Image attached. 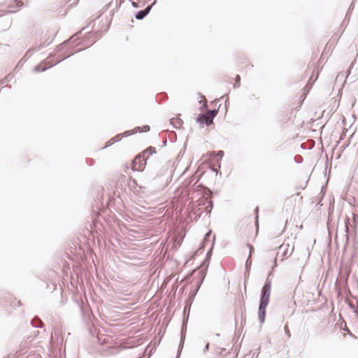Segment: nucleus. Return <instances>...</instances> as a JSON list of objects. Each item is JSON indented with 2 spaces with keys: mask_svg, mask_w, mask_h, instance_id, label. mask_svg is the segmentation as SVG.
Wrapping results in <instances>:
<instances>
[{
  "mask_svg": "<svg viewBox=\"0 0 358 358\" xmlns=\"http://www.w3.org/2000/svg\"><path fill=\"white\" fill-rule=\"evenodd\" d=\"M217 114V110H209L203 115H201L197 118V122L201 125L208 126L213 123L214 117Z\"/></svg>",
  "mask_w": 358,
  "mask_h": 358,
  "instance_id": "1",
  "label": "nucleus"
},
{
  "mask_svg": "<svg viewBox=\"0 0 358 358\" xmlns=\"http://www.w3.org/2000/svg\"><path fill=\"white\" fill-rule=\"evenodd\" d=\"M271 289V286L270 282H266L262 287L260 306H267L270 299Z\"/></svg>",
  "mask_w": 358,
  "mask_h": 358,
  "instance_id": "2",
  "label": "nucleus"
},
{
  "mask_svg": "<svg viewBox=\"0 0 358 358\" xmlns=\"http://www.w3.org/2000/svg\"><path fill=\"white\" fill-rule=\"evenodd\" d=\"M146 165V158L139 154L132 162V169L134 171H142Z\"/></svg>",
  "mask_w": 358,
  "mask_h": 358,
  "instance_id": "3",
  "label": "nucleus"
},
{
  "mask_svg": "<svg viewBox=\"0 0 358 358\" xmlns=\"http://www.w3.org/2000/svg\"><path fill=\"white\" fill-rule=\"evenodd\" d=\"M279 249L280 251H282V254L280 255V259L282 261L287 259L292 255L294 250V245L293 243L291 245L289 243H282L279 247Z\"/></svg>",
  "mask_w": 358,
  "mask_h": 358,
  "instance_id": "4",
  "label": "nucleus"
},
{
  "mask_svg": "<svg viewBox=\"0 0 358 358\" xmlns=\"http://www.w3.org/2000/svg\"><path fill=\"white\" fill-rule=\"evenodd\" d=\"M57 62H50L44 61V62L40 63L38 66H36L34 69V71L36 72L43 71L45 70L50 68L51 66H54Z\"/></svg>",
  "mask_w": 358,
  "mask_h": 358,
  "instance_id": "5",
  "label": "nucleus"
},
{
  "mask_svg": "<svg viewBox=\"0 0 358 358\" xmlns=\"http://www.w3.org/2000/svg\"><path fill=\"white\" fill-rule=\"evenodd\" d=\"M24 3L22 0H13L8 6L9 11L11 13L15 12L17 8L22 7Z\"/></svg>",
  "mask_w": 358,
  "mask_h": 358,
  "instance_id": "6",
  "label": "nucleus"
},
{
  "mask_svg": "<svg viewBox=\"0 0 358 358\" xmlns=\"http://www.w3.org/2000/svg\"><path fill=\"white\" fill-rule=\"evenodd\" d=\"M149 130H150V127L148 125H145L143 127H137L133 130H130V131H127L124 132L123 135L127 136L134 134V133H136V132H147Z\"/></svg>",
  "mask_w": 358,
  "mask_h": 358,
  "instance_id": "7",
  "label": "nucleus"
},
{
  "mask_svg": "<svg viewBox=\"0 0 358 358\" xmlns=\"http://www.w3.org/2000/svg\"><path fill=\"white\" fill-rule=\"evenodd\" d=\"M238 66L240 67V70L243 71L246 70L248 68L253 66V65L250 62V61L245 58L239 59Z\"/></svg>",
  "mask_w": 358,
  "mask_h": 358,
  "instance_id": "8",
  "label": "nucleus"
},
{
  "mask_svg": "<svg viewBox=\"0 0 358 358\" xmlns=\"http://www.w3.org/2000/svg\"><path fill=\"white\" fill-rule=\"evenodd\" d=\"M266 306H260L259 307V319L261 323H263L265 320L266 317Z\"/></svg>",
  "mask_w": 358,
  "mask_h": 358,
  "instance_id": "9",
  "label": "nucleus"
},
{
  "mask_svg": "<svg viewBox=\"0 0 358 358\" xmlns=\"http://www.w3.org/2000/svg\"><path fill=\"white\" fill-rule=\"evenodd\" d=\"M151 8V6H148L144 10H140L137 13L136 17L138 20L143 19L148 13L150 12Z\"/></svg>",
  "mask_w": 358,
  "mask_h": 358,
  "instance_id": "10",
  "label": "nucleus"
},
{
  "mask_svg": "<svg viewBox=\"0 0 358 358\" xmlns=\"http://www.w3.org/2000/svg\"><path fill=\"white\" fill-rule=\"evenodd\" d=\"M154 153H155V148L150 147L145 150L142 153H141V155H143V157H145L147 159L150 155H152Z\"/></svg>",
  "mask_w": 358,
  "mask_h": 358,
  "instance_id": "11",
  "label": "nucleus"
},
{
  "mask_svg": "<svg viewBox=\"0 0 358 358\" xmlns=\"http://www.w3.org/2000/svg\"><path fill=\"white\" fill-rule=\"evenodd\" d=\"M171 122L176 128H180L182 125V121L180 118H172Z\"/></svg>",
  "mask_w": 358,
  "mask_h": 358,
  "instance_id": "12",
  "label": "nucleus"
},
{
  "mask_svg": "<svg viewBox=\"0 0 358 358\" xmlns=\"http://www.w3.org/2000/svg\"><path fill=\"white\" fill-rule=\"evenodd\" d=\"M246 248L248 249L249 250V256H248V261L250 259L251 257V255L254 252V248L252 245L250 244H247L246 245Z\"/></svg>",
  "mask_w": 358,
  "mask_h": 358,
  "instance_id": "13",
  "label": "nucleus"
},
{
  "mask_svg": "<svg viewBox=\"0 0 358 358\" xmlns=\"http://www.w3.org/2000/svg\"><path fill=\"white\" fill-rule=\"evenodd\" d=\"M240 76L238 75L236 76V85L235 86H239L240 85Z\"/></svg>",
  "mask_w": 358,
  "mask_h": 358,
  "instance_id": "14",
  "label": "nucleus"
},
{
  "mask_svg": "<svg viewBox=\"0 0 358 358\" xmlns=\"http://www.w3.org/2000/svg\"><path fill=\"white\" fill-rule=\"evenodd\" d=\"M285 330L286 331V333L289 335V336H290V334H289V329H288V327L287 325H285Z\"/></svg>",
  "mask_w": 358,
  "mask_h": 358,
  "instance_id": "15",
  "label": "nucleus"
},
{
  "mask_svg": "<svg viewBox=\"0 0 358 358\" xmlns=\"http://www.w3.org/2000/svg\"><path fill=\"white\" fill-rule=\"evenodd\" d=\"M132 5H133V6H134V7H135V8H137V7H138L137 3H135V2H133V3H132Z\"/></svg>",
  "mask_w": 358,
  "mask_h": 358,
  "instance_id": "16",
  "label": "nucleus"
},
{
  "mask_svg": "<svg viewBox=\"0 0 358 358\" xmlns=\"http://www.w3.org/2000/svg\"><path fill=\"white\" fill-rule=\"evenodd\" d=\"M343 331H346L347 332L350 333V331H349V329H343Z\"/></svg>",
  "mask_w": 358,
  "mask_h": 358,
  "instance_id": "17",
  "label": "nucleus"
},
{
  "mask_svg": "<svg viewBox=\"0 0 358 358\" xmlns=\"http://www.w3.org/2000/svg\"><path fill=\"white\" fill-rule=\"evenodd\" d=\"M302 228H303V225H302V224H301V226H300V229H302Z\"/></svg>",
  "mask_w": 358,
  "mask_h": 358,
  "instance_id": "18",
  "label": "nucleus"
},
{
  "mask_svg": "<svg viewBox=\"0 0 358 358\" xmlns=\"http://www.w3.org/2000/svg\"><path fill=\"white\" fill-rule=\"evenodd\" d=\"M287 358H289V357H287Z\"/></svg>",
  "mask_w": 358,
  "mask_h": 358,
  "instance_id": "19",
  "label": "nucleus"
}]
</instances>
